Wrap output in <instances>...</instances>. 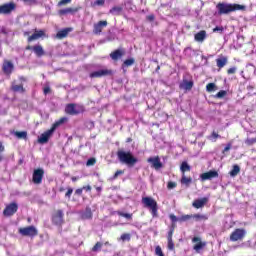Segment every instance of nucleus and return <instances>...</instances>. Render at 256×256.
Returning a JSON list of instances; mask_svg holds the SVG:
<instances>
[{"mask_svg":"<svg viewBox=\"0 0 256 256\" xmlns=\"http://www.w3.org/2000/svg\"><path fill=\"white\" fill-rule=\"evenodd\" d=\"M116 213H117V215H118L119 217H124V218L127 219L128 221H131V219H133V214L124 213V212H121V211H117Z\"/></svg>","mask_w":256,"mask_h":256,"instance_id":"38","label":"nucleus"},{"mask_svg":"<svg viewBox=\"0 0 256 256\" xmlns=\"http://www.w3.org/2000/svg\"><path fill=\"white\" fill-rule=\"evenodd\" d=\"M175 187H177V183H175L173 181L168 182V184H167L168 189H175Z\"/></svg>","mask_w":256,"mask_h":256,"instance_id":"54","label":"nucleus"},{"mask_svg":"<svg viewBox=\"0 0 256 256\" xmlns=\"http://www.w3.org/2000/svg\"><path fill=\"white\" fill-rule=\"evenodd\" d=\"M95 163H96L95 158H90L87 160L86 165L89 167L91 165H95Z\"/></svg>","mask_w":256,"mask_h":256,"instance_id":"55","label":"nucleus"},{"mask_svg":"<svg viewBox=\"0 0 256 256\" xmlns=\"http://www.w3.org/2000/svg\"><path fill=\"white\" fill-rule=\"evenodd\" d=\"M97 193H98V197H101V191H103V187L101 186H94Z\"/></svg>","mask_w":256,"mask_h":256,"instance_id":"58","label":"nucleus"},{"mask_svg":"<svg viewBox=\"0 0 256 256\" xmlns=\"http://www.w3.org/2000/svg\"><path fill=\"white\" fill-rule=\"evenodd\" d=\"M229 59L226 56H220L219 58L216 59V65L218 69H223L225 65H227Z\"/></svg>","mask_w":256,"mask_h":256,"instance_id":"25","label":"nucleus"},{"mask_svg":"<svg viewBox=\"0 0 256 256\" xmlns=\"http://www.w3.org/2000/svg\"><path fill=\"white\" fill-rule=\"evenodd\" d=\"M63 123H67V117H62L59 120H57L55 123L52 124V127L50 129L55 132L57 127H61V125H63Z\"/></svg>","mask_w":256,"mask_h":256,"instance_id":"29","label":"nucleus"},{"mask_svg":"<svg viewBox=\"0 0 256 256\" xmlns=\"http://www.w3.org/2000/svg\"><path fill=\"white\" fill-rule=\"evenodd\" d=\"M15 9H17V4H15V2L2 4L0 5V15H11Z\"/></svg>","mask_w":256,"mask_h":256,"instance_id":"10","label":"nucleus"},{"mask_svg":"<svg viewBox=\"0 0 256 256\" xmlns=\"http://www.w3.org/2000/svg\"><path fill=\"white\" fill-rule=\"evenodd\" d=\"M218 15H229V13H235V11H245V5L237 3L219 2L216 5Z\"/></svg>","mask_w":256,"mask_h":256,"instance_id":"1","label":"nucleus"},{"mask_svg":"<svg viewBox=\"0 0 256 256\" xmlns=\"http://www.w3.org/2000/svg\"><path fill=\"white\" fill-rule=\"evenodd\" d=\"M155 255L156 256H165V254L163 253V249H161V246L155 247Z\"/></svg>","mask_w":256,"mask_h":256,"instance_id":"46","label":"nucleus"},{"mask_svg":"<svg viewBox=\"0 0 256 256\" xmlns=\"http://www.w3.org/2000/svg\"><path fill=\"white\" fill-rule=\"evenodd\" d=\"M82 219H93V212L91 211V207H86L82 214Z\"/></svg>","mask_w":256,"mask_h":256,"instance_id":"33","label":"nucleus"},{"mask_svg":"<svg viewBox=\"0 0 256 256\" xmlns=\"http://www.w3.org/2000/svg\"><path fill=\"white\" fill-rule=\"evenodd\" d=\"M192 219H195L196 221H207L209 217L203 214H192Z\"/></svg>","mask_w":256,"mask_h":256,"instance_id":"36","label":"nucleus"},{"mask_svg":"<svg viewBox=\"0 0 256 256\" xmlns=\"http://www.w3.org/2000/svg\"><path fill=\"white\" fill-rule=\"evenodd\" d=\"M148 21H155V15L151 14L147 16Z\"/></svg>","mask_w":256,"mask_h":256,"instance_id":"63","label":"nucleus"},{"mask_svg":"<svg viewBox=\"0 0 256 256\" xmlns=\"http://www.w3.org/2000/svg\"><path fill=\"white\" fill-rule=\"evenodd\" d=\"M73 31V28H64L57 32L56 37L57 39H65Z\"/></svg>","mask_w":256,"mask_h":256,"instance_id":"24","label":"nucleus"},{"mask_svg":"<svg viewBox=\"0 0 256 256\" xmlns=\"http://www.w3.org/2000/svg\"><path fill=\"white\" fill-rule=\"evenodd\" d=\"M75 195H78V197H81L83 195V188H78L75 190Z\"/></svg>","mask_w":256,"mask_h":256,"instance_id":"57","label":"nucleus"},{"mask_svg":"<svg viewBox=\"0 0 256 256\" xmlns=\"http://www.w3.org/2000/svg\"><path fill=\"white\" fill-rule=\"evenodd\" d=\"M217 177H219V172L216 170H210L200 175L201 181H211V179H216Z\"/></svg>","mask_w":256,"mask_h":256,"instance_id":"15","label":"nucleus"},{"mask_svg":"<svg viewBox=\"0 0 256 256\" xmlns=\"http://www.w3.org/2000/svg\"><path fill=\"white\" fill-rule=\"evenodd\" d=\"M193 219V214L189 215V214H186V215H182L178 221H180L181 223H185V221H189Z\"/></svg>","mask_w":256,"mask_h":256,"instance_id":"42","label":"nucleus"},{"mask_svg":"<svg viewBox=\"0 0 256 256\" xmlns=\"http://www.w3.org/2000/svg\"><path fill=\"white\" fill-rule=\"evenodd\" d=\"M192 243H195L193 249L194 251H196V253H201L202 249H205L207 247V242L202 241L201 237L199 236L193 237Z\"/></svg>","mask_w":256,"mask_h":256,"instance_id":"11","label":"nucleus"},{"mask_svg":"<svg viewBox=\"0 0 256 256\" xmlns=\"http://www.w3.org/2000/svg\"><path fill=\"white\" fill-rule=\"evenodd\" d=\"M133 65H135V58L126 59L122 64V69H125V67H131Z\"/></svg>","mask_w":256,"mask_h":256,"instance_id":"35","label":"nucleus"},{"mask_svg":"<svg viewBox=\"0 0 256 256\" xmlns=\"http://www.w3.org/2000/svg\"><path fill=\"white\" fill-rule=\"evenodd\" d=\"M120 241H123V243H125V241H131V235L129 233H123L120 238Z\"/></svg>","mask_w":256,"mask_h":256,"instance_id":"43","label":"nucleus"},{"mask_svg":"<svg viewBox=\"0 0 256 256\" xmlns=\"http://www.w3.org/2000/svg\"><path fill=\"white\" fill-rule=\"evenodd\" d=\"M83 191H86L87 193H91V185L83 186L82 187Z\"/></svg>","mask_w":256,"mask_h":256,"instance_id":"59","label":"nucleus"},{"mask_svg":"<svg viewBox=\"0 0 256 256\" xmlns=\"http://www.w3.org/2000/svg\"><path fill=\"white\" fill-rule=\"evenodd\" d=\"M54 131L50 128L46 132L42 133L40 137L38 138V143L41 145H45V143H49V139L53 135Z\"/></svg>","mask_w":256,"mask_h":256,"instance_id":"16","label":"nucleus"},{"mask_svg":"<svg viewBox=\"0 0 256 256\" xmlns=\"http://www.w3.org/2000/svg\"><path fill=\"white\" fill-rule=\"evenodd\" d=\"M109 75H113V71L109 69H102L98 71H94L90 73L91 79H100L101 77H107Z\"/></svg>","mask_w":256,"mask_h":256,"instance_id":"13","label":"nucleus"},{"mask_svg":"<svg viewBox=\"0 0 256 256\" xmlns=\"http://www.w3.org/2000/svg\"><path fill=\"white\" fill-rule=\"evenodd\" d=\"M170 220L172 221V223H176L179 221V219L177 218V216H175V214H170Z\"/></svg>","mask_w":256,"mask_h":256,"instance_id":"56","label":"nucleus"},{"mask_svg":"<svg viewBox=\"0 0 256 256\" xmlns=\"http://www.w3.org/2000/svg\"><path fill=\"white\" fill-rule=\"evenodd\" d=\"M231 150V143H228L226 147L223 149L222 153H227V151Z\"/></svg>","mask_w":256,"mask_h":256,"instance_id":"61","label":"nucleus"},{"mask_svg":"<svg viewBox=\"0 0 256 256\" xmlns=\"http://www.w3.org/2000/svg\"><path fill=\"white\" fill-rule=\"evenodd\" d=\"M18 232L20 235H22V237H37V235H39V232L35 226L19 228Z\"/></svg>","mask_w":256,"mask_h":256,"instance_id":"7","label":"nucleus"},{"mask_svg":"<svg viewBox=\"0 0 256 256\" xmlns=\"http://www.w3.org/2000/svg\"><path fill=\"white\" fill-rule=\"evenodd\" d=\"M180 171H181L182 175H185V173H187V171H191V166L189 165V163L184 161L180 165Z\"/></svg>","mask_w":256,"mask_h":256,"instance_id":"32","label":"nucleus"},{"mask_svg":"<svg viewBox=\"0 0 256 256\" xmlns=\"http://www.w3.org/2000/svg\"><path fill=\"white\" fill-rule=\"evenodd\" d=\"M19 81H21V83H26L27 78L25 76H19Z\"/></svg>","mask_w":256,"mask_h":256,"instance_id":"64","label":"nucleus"},{"mask_svg":"<svg viewBox=\"0 0 256 256\" xmlns=\"http://www.w3.org/2000/svg\"><path fill=\"white\" fill-rule=\"evenodd\" d=\"M125 55V50L123 49H116L110 53V59L112 61H119Z\"/></svg>","mask_w":256,"mask_h":256,"instance_id":"21","label":"nucleus"},{"mask_svg":"<svg viewBox=\"0 0 256 256\" xmlns=\"http://www.w3.org/2000/svg\"><path fill=\"white\" fill-rule=\"evenodd\" d=\"M167 249L168 251H175V242H173V236L167 234Z\"/></svg>","mask_w":256,"mask_h":256,"instance_id":"30","label":"nucleus"},{"mask_svg":"<svg viewBox=\"0 0 256 256\" xmlns=\"http://www.w3.org/2000/svg\"><path fill=\"white\" fill-rule=\"evenodd\" d=\"M80 113H85V106L81 104L70 103L65 107L66 115H80Z\"/></svg>","mask_w":256,"mask_h":256,"instance_id":"5","label":"nucleus"},{"mask_svg":"<svg viewBox=\"0 0 256 256\" xmlns=\"http://www.w3.org/2000/svg\"><path fill=\"white\" fill-rule=\"evenodd\" d=\"M15 137H17L18 139H27V131H16L14 133Z\"/></svg>","mask_w":256,"mask_h":256,"instance_id":"40","label":"nucleus"},{"mask_svg":"<svg viewBox=\"0 0 256 256\" xmlns=\"http://www.w3.org/2000/svg\"><path fill=\"white\" fill-rule=\"evenodd\" d=\"M69 3H71V0H60L58 2V7H63L65 5H69Z\"/></svg>","mask_w":256,"mask_h":256,"instance_id":"48","label":"nucleus"},{"mask_svg":"<svg viewBox=\"0 0 256 256\" xmlns=\"http://www.w3.org/2000/svg\"><path fill=\"white\" fill-rule=\"evenodd\" d=\"M247 235V231L243 228H236L231 234H230V241L233 243L237 241H243L245 239V236Z\"/></svg>","mask_w":256,"mask_h":256,"instance_id":"6","label":"nucleus"},{"mask_svg":"<svg viewBox=\"0 0 256 256\" xmlns=\"http://www.w3.org/2000/svg\"><path fill=\"white\" fill-rule=\"evenodd\" d=\"M256 143V137L255 138H247L245 140V144L248 146V147H251V145H255Z\"/></svg>","mask_w":256,"mask_h":256,"instance_id":"45","label":"nucleus"},{"mask_svg":"<svg viewBox=\"0 0 256 256\" xmlns=\"http://www.w3.org/2000/svg\"><path fill=\"white\" fill-rule=\"evenodd\" d=\"M227 96V91L225 90H220L216 95L215 98L216 99H223V97Z\"/></svg>","mask_w":256,"mask_h":256,"instance_id":"44","label":"nucleus"},{"mask_svg":"<svg viewBox=\"0 0 256 256\" xmlns=\"http://www.w3.org/2000/svg\"><path fill=\"white\" fill-rule=\"evenodd\" d=\"M17 211H19V204H17V202H11L10 204L6 205L5 209L3 210V215L4 217H13Z\"/></svg>","mask_w":256,"mask_h":256,"instance_id":"9","label":"nucleus"},{"mask_svg":"<svg viewBox=\"0 0 256 256\" xmlns=\"http://www.w3.org/2000/svg\"><path fill=\"white\" fill-rule=\"evenodd\" d=\"M207 203H209V198L203 197V198L194 200L192 203V207H194V209H203V207H205Z\"/></svg>","mask_w":256,"mask_h":256,"instance_id":"20","label":"nucleus"},{"mask_svg":"<svg viewBox=\"0 0 256 256\" xmlns=\"http://www.w3.org/2000/svg\"><path fill=\"white\" fill-rule=\"evenodd\" d=\"M107 25H108L107 20H101L98 23L94 24L93 34L101 35L103 31V27H107Z\"/></svg>","mask_w":256,"mask_h":256,"instance_id":"19","label":"nucleus"},{"mask_svg":"<svg viewBox=\"0 0 256 256\" xmlns=\"http://www.w3.org/2000/svg\"><path fill=\"white\" fill-rule=\"evenodd\" d=\"M103 249V244L101 242H96V244L92 247L91 252L97 253Z\"/></svg>","mask_w":256,"mask_h":256,"instance_id":"37","label":"nucleus"},{"mask_svg":"<svg viewBox=\"0 0 256 256\" xmlns=\"http://www.w3.org/2000/svg\"><path fill=\"white\" fill-rule=\"evenodd\" d=\"M71 195H73V188H68L67 192L65 193V197L67 199H71Z\"/></svg>","mask_w":256,"mask_h":256,"instance_id":"52","label":"nucleus"},{"mask_svg":"<svg viewBox=\"0 0 256 256\" xmlns=\"http://www.w3.org/2000/svg\"><path fill=\"white\" fill-rule=\"evenodd\" d=\"M117 158L120 161V163H123L124 165H127V167H135L137 163H139V159L133 155L131 151H125L123 149H119L116 152Z\"/></svg>","mask_w":256,"mask_h":256,"instance_id":"2","label":"nucleus"},{"mask_svg":"<svg viewBox=\"0 0 256 256\" xmlns=\"http://www.w3.org/2000/svg\"><path fill=\"white\" fill-rule=\"evenodd\" d=\"M208 139L210 141H217V139H221V135H219L217 132L213 131L210 136H208Z\"/></svg>","mask_w":256,"mask_h":256,"instance_id":"41","label":"nucleus"},{"mask_svg":"<svg viewBox=\"0 0 256 256\" xmlns=\"http://www.w3.org/2000/svg\"><path fill=\"white\" fill-rule=\"evenodd\" d=\"M176 227H177V224H175V222H172V224L170 226V230L168 231L167 235L173 236V234L175 233Z\"/></svg>","mask_w":256,"mask_h":256,"instance_id":"47","label":"nucleus"},{"mask_svg":"<svg viewBox=\"0 0 256 256\" xmlns=\"http://www.w3.org/2000/svg\"><path fill=\"white\" fill-rule=\"evenodd\" d=\"M206 91L208 93H213V91H217V85H215V83H208L206 85Z\"/></svg>","mask_w":256,"mask_h":256,"instance_id":"39","label":"nucleus"},{"mask_svg":"<svg viewBox=\"0 0 256 256\" xmlns=\"http://www.w3.org/2000/svg\"><path fill=\"white\" fill-rule=\"evenodd\" d=\"M33 52L38 57H43V55H45V50H43V46L39 44L33 46Z\"/></svg>","mask_w":256,"mask_h":256,"instance_id":"27","label":"nucleus"},{"mask_svg":"<svg viewBox=\"0 0 256 256\" xmlns=\"http://www.w3.org/2000/svg\"><path fill=\"white\" fill-rule=\"evenodd\" d=\"M241 173V167L239 165H234L232 170L229 172L230 177H237Z\"/></svg>","mask_w":256,"mask_h":256,"instance_id":"34","label":"nucleus"},{"mask_svg":"<svg viewBox=\"0 0 256 256\" xmlns=\"http://www.w3.org/2000/svg\"><path fill=\"white\" fill-rule=\"evenodd\" d=\"M43 93H44V95H49V93H51V88L49 86L45 87L43 89Z\"/></svg>","mask_w":256,"mask_h":256,"instance_id":"60","label":"nucleus"},{"mask_svg":"<svg viewBox=\"0 0 256 256\" xmlns=\"http://www.w3.org/2000/svg\"><path fill=\"white\" fill-rule=\"evenodd\" d=\"M125 173L124 170H117L115 174L113 175L112 179L115 180L119 177V175H123Z\"/></svg>","mask_w":256,"mask_h":256,"instance_id":"49","label":"nucleus"},{"mask_svg":"<svg viewBox=\"0 0 256 256\" xmlns=\"http://www.w3.org/2000/svg\"><path fill=\"white\" fill-rule=\"evenodd\" d=\"M43 177H45V170H43V168L34 169L32 183H34V185H41V183H43Z\"/></svg>","mask_w":256,"mask_h":256,"instance_id":"8","label":"nucleus"},{"mask_svg":"<svg viewBox=\"0 0 256 256\" xmlns=\"http://www.w3.org/2000/svg\"><path fill=\"white\" fill-rule=\"evenodd\" d=\"M95 5H98L100 7H103V5H105V0H96L94 2V5H92V7H95Z\"/></svg>","mask_w":256,"mask_h":256,"instance_id":"51","label":"nucleus"},{"mask_svg":"<svg viewBox=\"0 0 256 256\" xmlns=\"http://www.w3.org/2000/svg\"><path fill=\"white\" fill-rule=\"evenodd\" d=\"M10 89L13 93H25L27 91L23 84H16L15 82H12Z\"/></svg>","mask_w":256,"mask_h":256,"instance_id":"22","label":"nucleus"},{"mask_svg":"<svg viewBox=\"0 0 256 256\" xmlns=\"http://www.w3.org/2000/svg\"><path fill=\"white\" fill-rule=\"evenodd\" d=\"M224 31V28L223 26H216L214 29H213V33H223Z\"/></svg>","mask_w":256,"mask_h":256,"instance_id":"53","label":"nucleus"},{"mask_svg":"<svg viewBox=\"0 0 256 256\" xmlns=\"http://www.w3.org/2000/svg\"><path fill=\"white\" fill-rule=\"evenodd\" d=\"M142 205L146 209H149L152 217H159V204H157V200L150 196L142 197Z\"/></svg>","mask_w":256,"mask_h":256,"instance_id":"3","label":"nucleus"},{"mask_svg":"<svg viewBox=\"0 0 256 256\" xmlns=\"http://www.w3.org/2000/svg\"><path fill=\"white\" fill-rule=\"evenodd\" d=\"M5 152V146L3 145V142L0 141V155L1 153Z\"/></svg>","mask_w":256,"mask_h":256,"instance_id":"62","label":"nucleus"},{"mask_svg":"<svg viewBox=\"0 0 256 256\" xmlns=\"http://www.w3.org/2000/svg\"><path fill=\"white\" fill-rule=\"evenodd\" d=\"M147 163H151L152 169H155L156 171L163 169V163L161 162V158H159V156L148 158Z\"/></svg>","mask_w":256,"mask_h":256,"instance_id":"14","label":"nucleus"},{"mask_svg":"<svg viewBox=\"0 0 256 256\" xmlns=\"http://www.w3.org/2000/svg\"><path fill=\"white\" fill-rule=\"evenodd\" d=\"M81 9V6L64 8L58 11V15L60 17H64L65 15H75V13H79Z\"/></svg>","mask_w":256,"mask_h":256,"instance_id":"12","label":"nucleus"},{"mask_svg":"<svg viewBox=\"0 0 256 256\" xmlns=\"http://www.w3.org/2000/svg\"><path fill=\"white\" fill-rule=\"evenodd\" d=\"M110 15L119 16L123 13V7L122 6H114L109 10Z\"/></svg>","mask_w":256,"mask_h":256,"instance_id":"28","label":"nucleus"},{"mask_svg":"<svg viewBox=\"0 0 256 256\" xmlns=\"http://www.w3.org/2000/svg\"><path fill=\"white\" fill-rule=\"evenodd\" d=\"M205 39H207V31L205 30H201L194 35V40L197 41V43H203Z\"/></svg>","mask_w":256,"mask_h":256,"instance_id":"23","label":"nucleus"},{"mask_svg":"<svg viewBox=\"0 0 256 256\" xmlns=\"http://www.w3.org/2000/svg\"><path fill=\"white\" fill-rule=\"evenodd\" d=\"M237 73V67H231L227 70L228 75H235Z\"/></svg>","mask_w":256,"mask_h":256,"instance_id":"50","label":"nucleus"},{"mask_svg":"<svg viewBox=\"0 0 256 256\" xmlns=\"http://www.w3.org/2000/svg\"><path fill=\"white\" fill-rule=\"evenodd\" d=\"M15 69V66L13 65V62L9 60H5L2 65V71L5 73V75H11Z\"/></svg>","mask_w":256,"mask_h":256,"instance_id":"18","label":"nucleus"},{"mask_svg":"<svg viewBox=\"0 0 256 256\" xmlns=\"http://www.w3.org/2000/svg\"><path fill=\"white\" fill-rule=\"evenodd\" d=\"M181 185H186V187H189L191 183H193V178L185 176V174H182L181 180H180Z\"/></svg>","mask_w":256,"mask_h":256,"instance_id":"31","label":"nucleus"},{"mask_svg":"<svg viewBox=\"0 0 256 256\" xmlns=\"http://www.w3.org/2000/svg\"><path fill=\"white\" fill-rule=\"evenodd\" d=\"M51 221L52 225H55V227H63L65 224V213L63 210H54L51 214Z\"/></svg>","mask_w":256,"mask_h":256,"instance_id":"4","label":"nucleus"},{"mask_svg":"<svg viewBox=\"0 0 256 256\" xmlns=\"http://www.w3.org/2000/svg\"><path fill=\"white\" fill-rule=\"evenodd\" d=\"M41 37H46L45 30H34V33L27 38L28 43L33 41H37V39H41Z\"/></svg>","mask_w":256,"mask_h":256,"instance_id":"17","label":"nucleus"},{"mask_svg":"<svg viewBox=\"0 0 256 256\" xmlns=\"http://www.w3.org/2000/svg\"><path fill=\"white\" fill-rule=\"evenodd\" d=\"M193 85V81L183 80V82L180 84V89H184V91H191L193 89Z\"/></svg>","mask_w":256,"mask_h":256,"instance_id":"26","label":"nucleus"}]
</instances>
